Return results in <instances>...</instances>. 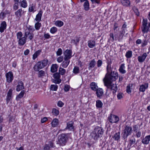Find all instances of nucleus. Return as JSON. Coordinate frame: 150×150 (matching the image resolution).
Here are the masks:
<instances>
[{
  "label": "nucleus",
  "mask_w": 150,
  "mask_h": 150,
  "mask_svg": "<svg viewBox=\"0 0 150 150\" xmlns=\"http://www.w3.org/2000/svg\"><path fill=\"white\" fill-rule=\"evenodd\" d=\"M148 20L147 19H143L142 21V25L141 27L142 31L143 34L147 33L149 30L148 26L147 25Z\"/></svg>",
  "instance_id": "39448f33"
},
{
  "label": "nucleus",
  "mask_w": 150,
  "mask_h": 150,
  "mask_svg": "<svg viewBox=\"0 0 150 150\" xmlns=\"http://www.w3.org/2000/svg\"><path fill=\"white\" fill-rule=\"evenodd\" d=\"M64 60L61 64L62 67L64 68H67L69 65L70 61L69 60L64 59Z\"/></svg>",
  "instance_id": "4be33fe9"
},
{
  "label": "nucleus",
  "mask_w": 150,
  "mask_h": 150,
  "mask_svg": "<svg viewBox=\"0 0 150 150\" xmlns=\"http://www.w3.org/2000/svg\"><path fill=\"white\" fill-rule=\"evenodd\" d=\"M103 133V129L100 127H96L91 133V135L94 140H96L98 138L101 137Z\"/></svg>",
  "instance_id": "f03ea898"
},
{
  "label": "nucleus",
  "mask_w": 150,
  "mask_h": 150,
  "mask_svg": "<svg viewBox=\"0 0 150 150\" xmlns=\"http://www.w3.org/2000/svg\"><path fill=\"white\" fill-rule=\"evenodd\" d=\"M147 54L146 52L144 53L141 56H139L138 57V61L140 63L144 62L146 57L147 56Z\"/></svg>",
  "instance_id": "ddd939ff"
},
{
  "label": "nucleus",
  "mask_w": 150,
  "mask_h": 150,
  "mask_svg": "<svg viewBox=\"0 0 150 150\" xmlns=\"http://www.w3.org/2000/svg\"><path fill=\"white\" fill-rule=\"evenodd\" d=\"M108 120L110 122L114 123L117 122L119 121V119L118 116L111 114L108 117Z\"/></svg>",
  "instance_id": "0eeeda50"
},
{
  "label": "nucleus",
  "mask_w": 150,
  "mask_h": 150,
  "mask_svg": "<svg viewBox=\"0 0 150 150\" xmlns=\"http://www.w3.org/2000/svg\"><path fill=\"white\" fill-rule=\"evenodd\" d=\"M118 78L117 74L113 73L111 75L106 77V80H103L104 85L108 88L112 90L113 93H115L117 90V86L116 84L112 83V81H115Z\"/></svg>",
  "instance_id": "f257e3e1"
},
{
  "label": "nucleus",
  "mask_w": 150,
  "mask_h": 150,
  "mask_svg": "<svg viewBox=\"0 0 150 150\" xmlns=\"http://www.w3.org/2000/svg\"><path fill=\"white\" fill-rule=\"evenodd\" d=\"M52 112L54 115L57 116L59 115V111L58 110L54 108L52 109Z\"/></svg>",
  "instance_id": "a18cd8bd"
},
{
  "label": "nucleus",
  "mask_w": 150,
  "mask_h": 150,
  "mask_svg": "<svg viewBox=\"0 0 150 150\" xmlns=\"http://www.w3.org/2000/svg\"><path fill=\"white\" fill-rule=\"evenodd\" d=\"M136 142V139L133 136L132 137L129 139V143L131 146L134 144Z\"/></svg>",
  "instance_id": "79ce46f5"
},
{
  "label": "nucleus",
  "mask_w": 150,
  "mask_h": 150,
  "mask_svg": "<svg viewBox=\"0 0 150 150\" xmlns=\"http://www.w3.org/2000/svg\"><path fill=\"white\" fill-rule=\"evenodd\" d=\"M21 7L23 8H25L27 6V2L25 0H23L20 2Z\"/></svg>",
  "instance_id": "72a5a7b5"
},
{
  "label": "nucleus",
  "mask_w": 150,
  "mask_h": 150,
  "mask_svg": "<svg viewBox=\"0 0 150 150\" xmlns=\"http://www.w3.org/2000/svg\"><path fill=\"white\" fill-rule=\"evenodd\" d=\"M72 51L70 50H67L64 53V59L69 60L72 57Z\"/></svg>",
  "instance_id": "9b49d317"
},
{
  "label": "nucleus",
  "mask_w": 150,
  "mask_h": 150,
  "mask_svg": "<svg viewBox=\"0 0 150 150\" xmlns=\"http://www.w3.org/2000/svg\"><path fill=\"white\" fill-rule=\"evenodd\" d=\"M68 139V138L66 134H62L59 137L58 143L61 145H65Z\"/></svg>",
  "instance_id": "423d86ee"
},
{
  "label": "nucleus",
  "mask_w": 150,
  "mask_h": 150,
  "mask_svg": "<svg viewBox=\"0 0 150 150\" xmlns=\"http://www.w3.org/2000/svg\"><path fill=\"white\" fill-rule=\"evenodd\" d=\"M150 141V135H149L145 137L142 140V142L144 144H147L149 143Z\"/></svg>",
  "instance_id": "412c9836"
},
{
  "label": "nucleus",
  "mask_w": 150,
  "mask_h": 150,
  "mask_svg": "<svg viewBox=\"0 0 150 150\" xmlns=\"http://www.w3.org/2000/svg\"><path fill=\"white\" fill-rule=\"evenodd\" d=\"M50 148V147L48 145L46 144L45 145L44 149V150H49Z\"/></svg>",
  "instance_id": "0e129e2a"
},
{
  "label": "nucleus",
  "mask_w": 150,
  "mask_h": 150,
  "mask_svg": "<svg viewBox=\"0 0 150 150\" xmlns=\"http://www.w3.org/2000/svg\"><path fill=\"white\" fill-rule=\"evenodd\" d=\"M132 56V52L131 51H128L125 54V56L127 58H130Z\"/></svg>",
  "instance_id": "c03bdc74"
},
{
  "label": "nucleus",
  "mask_w": 150,
  "mask_h": 150,
  "mask_svg": "<svg viewBox=\"0 0 150 150\" xmlns=\"http://www.w3.org/2000/svg\"><path fill=\"white\" fill-rule=\"evenodd\" d=\"M60 74L59 73H56L53 75L54 78L56 79L54 81L55 83H59L61 82V80L60 79Z\"/></svg>",
  "instance_id": "f8f14e48"
},
{
  "label": "nucleus",
  "mask_w": 150,
  "mask_h": 150,
  "mask_svg": "<svg viewBox=\"0 0 150 150\" xmlns=\"http://www.w3.org/2000/svg\"><path fill=\"white\" fill-rule=\"evenodd\" d=\"M74 123L72 122H70L67 124L66 129H68L69 130L73 131L74 130V127L73 126Z\"/></svg>",
  "instance_id": "a211bd4d"
},
{
  "label": "nucleus",
  "mask_w": 150,
  "mask_h": 150,
  "mask_svg": "<svg viewBox=\"0 0 150 150\" xmlns=\"http://www.w3.org/2000/svg\"><path fill=\"white\" fill-rule=\"evenodd\" d=\"M137 138H139L141 137V132L139 130L135 132Z\"/></svg>",
  "instance_id": "5fc2aeb1"
},
{
  "label": "nucleus",
  "mask_w": 150,
  "mask_h": 150,
  "mask_svg": "<svg viewBox=\"0 0 150 150\" xmlns=\"http://www.w3.org/2000/svg\"><path fill=\"white\" fill-rule=\"evenodd\" d=\"M17 39L18 40L19 39L22 38L23 36V33L21 31H20L17 33L16 34Z\"/></svg>",
  "instance_id": "09e8293b"
},
{
  "label": "nucleus",
  "mask_w": 150,
  "mask_h": 150,
  "mask_svg": "<svg viewBox=\"0 0 150 150\" xmlns=\"http://www.w3.org/2000/svg\"><path fill=\"white\" fill-rule=\"evenodd\" d=\"M96 64V62L95 59H93L91 61L88 67L89 69H90L92 68H93Z\"/></svg>",
  "instance_id": "c756f323"
},
{
  "label": "nucleus",
  "mask_w": 150,
  "mask_h": 150,
  "mask_svg": "<svg viewBox=\"0 0 150 150\" xmlns=\"http://www.w3.org/2000/svg\"><path fill=\"white\" fill-rule=\"evenodd\" d=\"M62 50L61 48H59L58 49L57 51V54L58 56H59L62 54Z\"/></svg>",
  "instance_id": "4d7b16f0"
},
{
  "label": "nucleus",
  "mask_w": 150,
  "mask_h": 150,
  "mask_svg": "<svg viewBox=\"0 0 150 150\" xmlns=\"http://www.w3.org/2000/svg\"><path fill=\"white\" fill-rule=\"evenodd\" d=\"M59 71L60 74H61L62 75H63L65 74L66 72V70L63 68L60 67L59 69Z\"/></svg>",
  "instance_id": "4c0bfd02"
},
{
  "label": "nucleus",
  "mask_w": 150,
  "mask_h": 150,
  "mask_svg": "<svg viewBox=\"0 0 150 150\" xmlns=\"http://www.w3.org/2000/svg\"><path fill=\"white\" fill-rule=\"evenodd\" d=\"M41 23L39 22H37L35 25V27L36 30H38L40 29V27L41 26Z\"/></svg>",
  "instance_id": "ea45409f"
},
{
  "label": "nucleus",
  "mask_w": 150,
  "mask_h": 150,
  "mask_svg": "<svg viewBox=\"0 0 150 150\" xmlns=\"http://www.w3.org/2000/svg\"><path fill=\"white\" fill-rule=\"evenodd\" d=\"M6 23L5 21H2L1 23L0 26V32L1 33L4 32V30L6 29Z\"/></svg>",
  "instance_id": "6ab92c4d"
},
{
  "label": "nucleus",
  "mask_w": 150,
  "mask_h": 150,
  "mask_svg": "<svg viewBox=\"0 0 150 150\" xmlns=\"http://www.w3.org/2000/svg\"><path fill=\"white\" fill-rule=\"evenodd\" d=\"M127 27V25L125 23L123 24L122 25V28H121V30L122 31H123L125 32H126L127 31L126 28Z\"/></svg>",
  "instance_id": "8fccbe9b"
},
{
  "label": "nucleus",
  "mask_w": 150,
  "mask_h": 150,
  "mask_svg": "<svg viewBox=\"0 0 150 150\" xmlns=\"http://www.w3.org/2000/svg\"><path fill=\"white\" fill-rule=\"evenodd\" d=\"M107 73L106 75L105 78L103 79V80H106V76H109L111 75V74L113 73V74H117L116 72H115L114 71L112 72V70L111 67V66L110 64H108L107 67Z\"/></svg>",
  "instance_id": "9d476101"
},
{
  "label": "nucleus",
  "mask_w": 150,
  "mask_h": 150,
  "mask_svg": "<svg viewBox=\"0 0 150 150\" xmlns=\"http://www.w3.org/2000/svg\"><path fill=\"white\" fill-rule=\"evenodd\" d=\"M63 60V57L62 56L59 57L57 59V61L59 63L61 62Z\"/></svg>",
  "instance_id": "052dcab7"
},
{
  "label": "nucleus",
  "mask_w": 150,
  "mask_h": 150,
  "mask_svg": "<svg viewBox=\"0 0 150 150\" xmlns=\"http://www.w3.org/2000/svg\"><path fill=\"white\" fill-rule=\"evenodd\" d=\"M125 68V64H122L121 65V66L119 69V71L120 73L122 74H125L126 71L124 69Z\"/></svg>",
  "instance_id": "cd10ccee"
},
{
  "label": "nucleus",
  "mask_w": 150,
  "mask_h": 150,
  "mask_svg": "<svg viewBox=\"0 0 150 150\" xmlns=\"http://www.w3.org/2000/svg\"><path fill=\"white\" fill-rule=\"evenodd\" d=\"M96 42L94 40H89L88 42V46L91 48H93L95 46Z\"/></svg>",
  "instance_id": "b1692460"
},
{
  "label": "nucleus",
  "mask_w": 150,
  "mask_h": 150,
  "mask_svg": "<svg viewBox=\"0 0 150 150\" xmlns=\"http://www.w3.org/2000/svg\"><path fill=\"white\" fill-rule=\"evenodd\" d=\"M47 120V118L46 117H44L42 118L41 120L42 123H44Z\"/></svg>",
  "instance_id": "774afa93"
},
{
  "label": "nucleus",
  "mask_w": 150,
  "mask_h": 150,
  "mask_svg": "<svg viewBox=\"0 0 150 150\" xmlns=\"http://www.w3.org/2000/svg\"><path fill=\"white\" fill-rule=\"evenodd\" d=\"M18 40V44L20 45H23L26 43V39L24 36Z\"/></svg>",
  "instance_id": "aec40b11"
},
{
  "label": "nucleus",
  "mask_w": 150,
  "mask_h": 150,
  "mask_svg": "<svg viewBox=\"0 0 150 150\" xmlns=\"http://www.w3.org/2000/svg\"><path fill=\"white\" fill-rule=\"evenodd\" d=\"M12 91H13V90H12V89H10L8 91V93H7V96L11 97L12 94Z\"/></svg>",
  "instance_id": "338daca9"
},
{
  "label": "nucleus",
  "mask_w": 150,
  "mask_h": 150,
  "mask_svg": "<svg viewBox=\"0 0 150 150\" xmlns=\"http://www.w3.org/2000/svg\"><path fill=\"white\" fill-rule=\"evenodd\" d=\"M113 138L117 142L119 141L120 138V132H118L117 133H116L114 135Z\"/></svg>",
  "instance_id": "7c9ffc66"
},
{
  "label": "nucleus",
  "mask_w": 150,
  "mask_h": 150,
  "mask_svg": "<svg viewBox=\"0 0 150 150\" xmlns=\"http://www.w3.org/2000/svg\"><path fill=\"white\" fill-rule=\"evenodd\" d=\"M24 91H22L19 95L17 96L16 97V99L17 100H19L20 99L22 98L24 94Z\"/></svg>",
  "instance_id": "c9c22d12"
},
{
  "label": "nucleus",
  "mask_w": 150,
  "mask_h": 150,
  "mask_svg": "<svg viewBox=\"0 0 150 150\" xmlns=\"http://www.w3.org/2000/svg\"><path fill=\"white\" fill-rule=\"evenodd\" d=\"M41 52V50H40L35 52L33 56V59L35 60L37 57L40 54Z\"/></svg>",
  "instance_id": "c85d7f7f"
},
{
  "label": "nucleus",
  "mask_w": 150,
  "mask_h": 150,
  "mask_svg": "<svg viewBox=\"0 0 150 150\" xmlns=\"http://www.w3.org/2000/svg\"><path fill=\"white\" fill-rule=\"evenodd\" d=\"M57 28L55 27H53L51 28L50 32L52 33H54L57 31Z\"/></svg>",
  "instance_id": "603ef678"
},
{
  "label": "nucleus",
  "mask_w": 150,
  "mask_h": 150,
  "mask_svg": "<svg viewBox=\"0 0 150 150\" xmlns=\"http://www.w3.org/2000/svg\"><path fill=\"white\" fill-rule=\"evenodd\" d=\"M58 66L56 64H53L51 68V72L54 73L57 71Z\"/></svg>",
  "instance_id": "a878e982"
},
{
  "label": "nucleus",
  "mask_w": 150,
  "mask_h": 150,
  "mask_svg": "<svg viewBox=\"0 0 150 150\" xmlns=\"http://www.w3.org/2000/svg\"><path fill=\"white\" fill-rule=\"evenodd\" d=\"M79 68L78 67H75L73 69V72L75 74L79 73Z\"/></svg>",
  "instance_id": "3c124183"
},
{
  "label": "nucleus",
  "mask_w": 150,
  "mask_h": 150,
  "mask_svg": "<svg viewBox=\"0 0 150 150\" xmlns=\"http://www.w3.org/2000/svg\"><path fill=\"white\" fill-rule=\"evenodd\" d=\"M103 105L102 103L100 100H98L96 101V106L97 108H101L102 107Z\"/></svg>",
  "instance_id": "e433bc0d"
},
{
  "label": "nucleus",
  "mask_w": 150,
  "mask_h": 150,
  "mask_svg": "<svg viewBox=\"0 0 150 150\" xmlns=\"http://www.w3.org/2000/svg\"><path fill=\"white\" fill-rule=\"evenodd\" d=\"M24 13V11H22L21 8H20L15 12V14L16 17L19 18Z\"/></svg>",
  "instance_id": "2eb2a0df"
},
{
  "label": "nucleus",
  "mask_w": 150,
  "mask_h": 150,
  "mask_svg": "<svg viewBox=\"0 0 150 150\" xmlns=\"http://www.w3.org/2000/svg\"><path fill=\"white\" fill-rule=\"evenodd\" d=\"M48 61L44 59L42 61L38 62L33 67V69L35 71H38L47 65Z\"/></svg>",
  "instance_id": "7ed1b4c3"
},
{
  "label": "nucleus",
  "mask_w": 150,
  "mask_h": 150,
  "mask_svg": "<svg viewBox=\"0 0 150 150\" xmlns=\"http://www.w3.org/2000/svg\"><path fill=\"white\" fill-rule=\"evenodd\" d=\"M42 12L41 10L39 11V13L36 15V18H35V20L37 22H39L41 21V17L42 14Z\"/></svg>",
  "instance_id": "5701e85b"
},
{
  "label": "nucleus",
  "mask_w": 150,
  "mask_h": 150,
  "mask_svg": "<svg viewBox=\"0 0 150 150\" xmlns=\"http://www.w3.org/2000/svg\"><path fill=\"white\" fill-rule=\"evenodd\" d=\"M24 36L26 40H32L34 38V34L33 33H30L28 31L25 30Z\"/></svg>",
  "instance_id": "6e6552de"
},
{
  "label": "nucleus",
  "mask_w": 150,
  "mask_h": 150,
  "mask_svg": "<svg viewBox=\"0 0 150 150\" xmlns=\"http://www.w3.org/2000/svg\"><path fill=\"white\" fill-rule=\"evenodd\" d=\"M133 84H129L127 87L126 91L128 93H130L131 92V89L132 88Z\"/></svg>",
  "instance_id": "f704fd0d"
},
{
  "label": "nucleus",
  "mask_w": 150,
  "mask_h": 150,
  "mask_svg": "<svg viewBox=\"0 0 150 150\" xmlns=\"http://www.w3.org/2000/svg\"><path fill=\"white\" fill-rule=\"evenodd\" d=\"M18 7V4L17 3H15L13 6V8L15 10H17Z\"/></svg>",
  "instance_id": "6e6d98bb"
},
{
  "label": "nucleus",
  "mask_w": 150,
  "mask_h": 150,
  "mask_svg": "<svg viewBox=\"0 0 150 150\" xmlns=\"http://www.w3.org/2000/svg\"><path fill=\"white\" fill-rule=\"evenodd\" d=\"M133 129L134 131L135 132L139 131V127L137 125H134L133 126Z\"/></svg>",
  "instance_id": "864d4df0"
},
{
  "label": "nucleus",
  "mask_w": 150,
  "mask_h": 150,
  "mask_svg": "<svg viewBox=\"0 0 150 150\" xmlns=\"http://www.w3.org/2000/svg\"><path fill=\"white\" fill-rule=\"evenodd\" d=\"M79 40L80 39L79 38L77 37L76 38V40L74 39L71 40V43L76 45L77 43H79Z\"/></svg>",
  "instance_id": "49530a36"
},
{
  "label": "nucleus",
  "mask_w": 150,
  "mask_h": 150,
  "mask_svg": "<svg viewBox=\"0 0 150 150\" xmlns=\"http://www.w3.org/2000/svg\"><path fill=\"white\" fill-rule=\"evenodd\" d=\"M148 87V83H145L144 84H142L140 86L139 91L142 92H144L145 91L146 89Z\"/></svg>",
  "instance_id": "4468645a"
},
{
  "label": "nucleus",
  "mask_w": 150,
  "mask_h": 150,
  "mask_svg": "<svg viewBox=\"0 0 150 150\" xmlns=\"http://www.w3.org/2000/svg\"><path fill=\"white\" fill-rule=\"evenodd\" d=\"M123 93H119L117 95V98L118 99H120L123 98Z\"/></svg>",
  "instance_id": "e2e57ef3"
},
{
  "label": "nucleus",
  "mask_w": 150,
  "mask_h": 150,
  "mask_svg": "<svg viewBox=\"0 0 150 150\" xmlns=\"http://www.w3.org/2000/svg\"><path fill=\"white\" fill-rule=\"evenodd\" d=\"M6 80L8 83H11L13 79V74L11 71H9L6 74Z\"/></svg>",
  "instance_id": "1a4fd4ad"
},
{
  "label": "nucleus",
  "mask_w": 150,
  "mask_h": 150,
  "mask_svg": "<svg viewBox=\"0 0 150 150\" xmlns=\"http://www.w3.org/2000/svg\"><path fill=\"white\" fill-rule=\"evenodd\" d=\"M70 87L68 85H65L64 88V90L66 92H67L69 90Z\"/></svg>",
  "instance_id": "680f3d73"
},
{
  "label": "nucleus",
  "mask_w": 150,
  "mask_h": 150,
  "mask_svg": "<svg viewBox=\"0 0 150 150\" xmlns=\"http://www.w3.org/2000/svg\"><path fill=\"white\" fill-rule=\"evenodd\" d=\"M121 2L123 6H128L130 4V1L129 0H121Z\"/></svg>",
  "instance_id": "2f4dec72"
},
{
  "label": "nucleus",
  "mask_w": 150,
  "mask_h": 150,
  "mask_svg": "<svg viewBox=\"0 0 150 150\" xmlns=\"http://www.w3.org/2000/svg\"><path fill=\"white\" fill-rule=\"evenodd\" d=\"M132 132V128L131 127L127 125L123 131L122 137L124 139H126L127 137L130 135Z\"/></svg>",
  "instance_id": "20e7f679"
},
{
  "label": "nucleus",
  "mask_w": 150,
  "mask_h": 150,
  "mask_svg": "<svg viewBox=\"0 0 150 150\" xmlns=\"http://www.w3.org/2000/svg\"><path fill=\"white\" fill-rule=\"evenodd\" d=\"M90 86L91 89L95 91L98 88L97 84L95 82H92L90 84Z\"/></svg>",
  "instance_id": "bb28decb"
},
{
  "label": "nucleus",
  "mask_w": 150,
  "mask_h": 150,
  "mask_svg": "<svg viewBox=\"0 0 150 150\" xmlns=\"http://www.w3.org/2000/svg\"><path fill=\"white\" fill-rule=\"evenodd\" d=\"M55 24L56 26L59 27H61L63 25L64 23L63 22L60 21H57L55 22Z\"/></svg>",
  "instance_id": "a19ab883"
},
{
  "label": "nucleus",
  "mask_w": 150,
  "mask_h": 150,
  "mask_svg": "<svg viewBox=\"0 0 150 150\" xmlns=\"http://www.w3.org/2000/svg\"><path fill=\"white\" fill-rule=\"evenodd\" d=\"M102 64V62L101 60H99L97 63V66L98 67H100Z\"/></svg>",
  "instance_id": "13d9d810"
},
{
  "label": "nucleus",
  "mask_w": 150,
  "mask_h": 150,
  "mask_svg": "<svg viewBox=\"0 0 150 150\" xmlns=\"http://www.w3.org/2000/svg\"><path fill=\"white\" fill-rule=\"evenodd\" d=\"M58 88V86L56 85H52L50 87V89L52 91H56Z\"/></svg>",
  "instance_id": "de8ad7c7"
},
{
  "label": "nucleus",
  "mask_w": 150,
  "mask_h": 150,
  "mask_svg": "<svg viewBox=\"0 0 150 150\" xmlns=\"http://www.w3.org/2000/svg\"><path fill=\"white\" fill-rule=\"evenodd\" d=\"M96 91V94L97 95V96L98 97L100 98L101 97L103 93V89L101 88H99L98 89H97Z\"/></svg>",
  "instance_id": "dca6fc26"
},
{
  "label": "nucleus",
  "mask_w": 150,
  "mask_h": 150,
  "mask_svg": "<svg viewBox=\"0 0 150 150\" xmlns=\"http://www.w3.org/2000/svg\"><path fill=\"white\" fill-rule=\"evenodd\" d=\"M83 6L85 10L88 11L89 9V4L88 1H86L84 4Z\"/></svg>",
  "instance_id": "58836bf2"
},
{
  "label": "nucleus",
  "mask_w": 150,
  "mask_h": 150,
  "mask_svg": "<svg viewBox=\"0 0 150 150\" xmlns=\"http://www.w3.org/2000/svg\"><path fill=\"white\" fill-rule=\"evenodd\" d=\"M64 104V103L61 101H59L57 103V105L60 107H62Z\"/></svg>",
  "instance_id": "bf43d9fd"
},
{
  "label": "nucleus",
  "mask_w": 150,
  "mask_h": 150,
  "mask_svg": "<svg viewBox=\"0 0 150 150\" xmlns=\"http://www.w3.org/2000/svg\"><path fill=\"white\" fill-rule=\"evenodd\" d=\"M5 17V14L3 12H1L0 14V19H4Z\"/></svg>",
  "instance_id": "69168bd1"
},
{
  "label": "nucleus",
  "mask_w": 150,
  "mask_h": 150,
  "mask_svg": "<svg viewBox=\"0 0 150 150\" xmlns=\"http://www.w3.org/2000/svg\"><path fill=\"white\" fill-rule=\"evenodd\" d=\"M38 77H42L44 76H45V72L43 70H40V71H38Z\"/></svg>",
  "instance_id": "37998d69"
},
{
  "label": "nucleus",
  "mask_w": 150,
  "mask_h": 150,
  "mask_svg": "<svg viewBox=\"0 0 150 150\" xmlns=\"http://www.w3.org/2000/svg\"><path fill=\"white\" fill-rule=\"evenodd\" d=\"M126 33L123 32V31H121L120 32V34L119 35V36L118 37L117 39L119 41H120L121 40H122V38L123 37V36L124 35V34Z\"/></svg>",
  "instance_id": "473e14b6"
},
{
  "label": "nucleus",
  "mask_w": 150,
  "mask_h": 150,
  "mask_svg": "<svg viewBox=\"0 0 150 150\" xmlns=\"http://www.w3.org/2000/svg\"><path fill=\"white\" fill-rule=\"evenodd\" d=\"M24 88L23 83L21 81H19L17 86L16 91H19Z\"/></svg>",
  "instance_id": "f3484780"
},
{
  "label": "nucleus",
  "mask_w": 150,
  "mask_h": 150,
  "mask_svg": "<svg viewBox=\"0 0 150 150\" xmlns=\"http://www.w3.org/2000/svg\"><path fill=\"white\" fill-rule=\"evenodd\" d=\"M59 124V120L57 118L54 119L51 122L52 126V127H55Z\"/></svg>",
  "instance_id": "393cba45"
}]
</instances>
